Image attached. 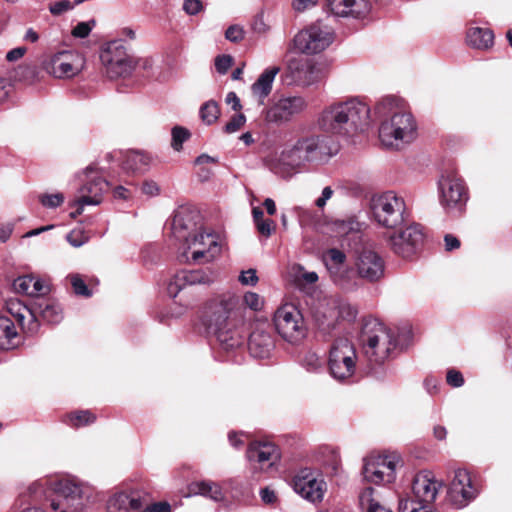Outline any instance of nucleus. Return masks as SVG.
<instances>
[{
    "label": "nucleus",
    "instance_id": "f257e3e1",
    "mask_svg": "<svg viewBox=\"0 0 512 512\" xmlns=\"http://www.w3.org/2000/svg\"><path fill=\"white\" fill-rule=\"evenodd\" d=\"M323 261L332 282L345 291L356 290L359 287L358 278L374 283L385 273L383 257L370 248H364L356 254L353 265L355 272L347 265L345 253L339 249H328L323 255Z\"/></svg>",
    "mask_w": 512,
    "mask_h": 512
},
{
    "label": "nucleus",
    "instance_id": "f03ea898",
    "mask_svg": "<svg viewBox=\"0 0 512 512\" xmlns=\"http://www.w3.org/2000/svg\"><path fill=\"white\" fill-rule=\"evenodd\" d=\"M337 149L324 135L300 137L280 154L266 158L267 167L281 178H290L297 169L308 163L324 164L336 154Z\"/></svg>",
    "mask_w": 512,
    "mask_h": 512
},
{
    "label": "nucleus",
    "instance_id": "7ed1b4c3",
    "mask_svg": "<svg viewBox=\"0 0 512 512\" xmlns=\"http://www.w3.org/2000/svg\"><path fill=\"white\" fill-rule=\"evenodd\" d=\"M240 320L238 300L233 295L218 296L206 306L204 324L224 349H232L242 344V336L236 329Z\"/></svg>",
    "mask_w": 512,
    "mask_h": 512
},
{
    "label": "nucleus",
    "instance_id": "20e7f679",
    "mask_svg": "<svg viewBox=\"0 0 512 512\" xmlns=\"http://www.w3.org/2000/svg\"><path fill=\"white\" fill-rule=\"evenodd\" d=\"M380 115L389 116L381 122L379 139L388 148L402 149L417 138V123L410 111L394 99H385L376 107Z\"/></svg>",
    "mask_w": 512,
    "mask_h": 512
},
{
    "label": "nucleus",
    "instance_id": "39448f33",
    "mask_svg": "<svg viewBox=\"0 0 512 512\" xmlns=\"http://www.w3.org/2000/svg\"><path fill=\"white\" fill-rule=\"evenodd\" d=\"M370 109L358 98L334 102L321 112L320 128L332 134L349 136L368 124Z\"/></svg>",
    "mask_w": 512,
    "mask_h": 512
},
{
    "label": "nucleus",
    "instance_id": "423d86ee",
    "mask_svg": "<svg viewBox=\"0 0 512 512\" xmlns=\"http://www.w3.org/2000/svg\"><path fill=\"white\" fill-rule=\"evenodd\" d=\"M6 308L7 312L14 317L22 332L28 336L36 334L40 328L37 315L51 324H57L63 319L61 306L49 299H40L32 307L17 299H11L7 301Z\"/></svg>",
    "mask_w": 512,
    "mask_h": 512
},
{
    "label": "nucleus",
    "instance_id": "0eeeda50",
    "mask_svg": "<svg viewBox=\"0 0 512 512\" xmlns=\"http://www.w3.org/2000/svg\"><path fill=\"white\" fill-rule=\"evenodd\" d=\"M370 208L374 221L387 230H397L409 221L405 198L395 191L373 196Z\"/></svg>",
    "mask_w": 512,
    "mask_h": 512
},
{
    "label": "nucleus",
    "instance_id": "6e6552de",
    "mask_svg": "<svg viewBox=\"0 0 512 512\" xmlns=\"http://www.w3.org/2000/svg\"><path fill=\"white\" fill-rule=\"evenodd\" d=\"M362 341L366 356L375 363L387 359L397 345L391 330L377 319H369L364 323Z\"/></svg>",
    "mask_w": 512,
    "mask_h": 512
},
{
    "label": "nucleus",
    "instance_id": "1a4fd4ad",
    "mask_svg": "<svg viewBox=\"0 0 512 512\" xmlns=\"http://www.w3.org/2000/svg\"><path fill=\"white\" fill-rule=\"evenodd\" d=\"M357 367V354L354 345L346 337H337L332 342L328 354V370L337 381L350 380Z\"/></svg>",
    "mask_w": 512,
    "mask_h": 512
},
{
    "label": "nucleus",
    "instance_id": "9d476101",
    "mask_svg": "<svg viewBox=\"0 0 512 512\" xmlns=\"http://www.w3.org/2000/svg\"><path fill=\"white\" fill-rule=\"evenodd\" d=\"M334 39L333 28L322 20H317L300 30L294 36L293 44L298 52L313 55L326 50Z\"/></svg>",
    "mask_w": 512,
    "mask_h": 512
},
{
    "label": "nucleus",
    "instance_id": "9b49d317",
    "mask_svg": "<svg viewBox=\"0 0 512 512\" xmlns=\"http://www.w3.org/2000/svg\"><path fill=\"white\" fill-rule=\"evenodd\" d=\"M399 457L391 455H369L363 459L362 475L364 481L375 485L392 483L396 478Z\"/></svg>",
    "mask_w": 512,
    "mask_h": 512
},
{
    "label": "nucleus",
    "instance_id": "f8f14e48",
    "mask_svg": "<svg viewBox=\"0 0 512 512\" xmlns=\"http://www.w3.org/2000/svg\"><path fill=\"white\" fill-rule=\"evenodd\" d=\"M278 334L289 343H298L306 335V326L301 312L292 304L279 307L273 318Z\"/></svg>",
    "mask_w": 512,
    "mask_h": 512
},
{
    "label": "nucleus",
    "instance_id": "ddd939ff",
    "mask_svg": "<svg viewBox=\"0 0 512 512\" xmlns=\"http://www.w3.org/2000/svg\"><path fill=\"white\" fill-rule=\"evenodd\" d=\"M308 108V101L302 95H281L273 99L264 112L265 121L282 125L292 121Z\"/></svg>",
    "mask_w": 512,
    "mask_h": 512
},
{
    "label": "nucleus",
    "instance_id": "4468645a",
    "mask_svg": "<svg viewBox=\"0 0 512 512\" xmlns=\"http://www.w3.org/2000/svg\"><path fill=\"white\" fill-rule=\"evenodd\" d=\"M100 59L109 78L126 77L135 68V62L121 40L109 42L100 53Z\"/></svg>",
    "mask_w": 512,
    "mask_h": 512
},
{
    "label": "nucleus",
    "instance_id": "2eb2a0df",
    "mask_svg": "<svg viewBox=\"0 0 512 512\" xmlns=\"http://www.w3.org/2000/svg\"><path fill=\"white\" fill-rule=\"evenodd\" d=\"M221 251L218 236L212 233H199L193 238H186L181 257L186 262H209Z\"/></svg>",
    "mask_w": 512,
    "mask_h": 512
},
{
    "label": "nucleus",
    "instance_id": "dca6fc26",
    "mask_svg": "<svg viewBox=\"0 0 512 512\" xmlns=\"http://www.w3.org/2000/svg\"><path fill=\"white\" fill-rule=\"evenodd\" d=\"M392 231L387 237L388 245L396 254L402 257L413 255L424 239L422 227L417 223H409L408 221L397 230Z\"/></svg>",
    "mask_w": 512,
    "mask_h": 512
},
{
    "label": "nucleus",
    "instance_id": "f3484780",
    "mask_svg": "<svg viewBox=\"0 0 512 512\" xmlns=\"http://www.w3.org/2000/svg\"><path fill=\"white\" fill-rule=\"evenodd\" d=\"M82 174L83 184L78 190L80 203L97 206L103 201V195L108 191L109 182L104 178L102 171L94 164L87 166Z\"/></svg>",
    "mask_w": 512,
    "mask_h": 512
},
{
    "label": "nucleus",
    "instance_id": "a211bd4d",
    "mask_svg": "<svg viewBox=\"0 0 512 512\" xmlns=\"http://www.w3.org/2000/svg\"><path fill=\"white\" fill-rule=\"evenodd\" d=\"M293 489L307 501L318 503L323 500L327 486L321 473L304 468L293 478Z\"/></svg>",
    "mask_w": 512,
    "mask_h": 512
},
{
    "label": "nucleus",
    "instance_id": "6ab92c4d",
    "mask_svg": "<svg viewBox=\"0 0 512 512\" xmlns=\"http://www.w3.org/2000/svg\"><path fill=\"white\" fill-rule=\"evenodd\" d=\"M439 190L440 203L446 211H461L468 194L463 180L456 173L443 175L439 180Z\"/></svg>",
    "mask_w": 512,
    "mask_h": 512
},
{
    "label": "nucleus",
    "instance_id": "aec40b11",
    "mask_svg": "<svg viewBox=\"0 0 512 512\" xmlns=\"http://www.w3.org/2000/svg\"><path fill=\"white\" fill-rule=\"evenodd\" d=\"M84 67L83 56L74 51H61L45 63L46 71L55 78H71L82 71Z\"/></svg>",
    "mask_w": 512,
    "mask_h": 512
},
{
    "label": "nucleus",
    "instance_id": "412c9836",
    "mask_svg": "<svg viewBox=\"0 0 512 512\" xmlns=\"http://www.w3.org/2000/svg\"><path fill=\"white\" fill-rule=\"evenodd\" d=\"M478 494L477 488L472 484L471 476L465 469L454 471L448 489V500L456 508H463L468 505Z\"/></svg>",
    "mask_w": 512,
    "mask_h": 512
},
{
    "label": "nucleus",
    "instance_id": "4be33fe9",
    "mask_svg": "<svg viewBox=\"0 0 512 512\" xmlns=\"http://www.w3.org/2000/svg\"><path fill=\"white\" fill-rule=\"evenodd\" d=\"M246 457L254 471L267 472L280 459L278 448L270 442H254L247 449Z\"/></svg>",
    "mask_w": 512,
    "mask_h": 512
},
{
    "label": "nucleus",
    "instance_id": "5701e85b",
    "mask_svg": "<svg viewBox=\"0 0 512 512\" xmlns=\"http://www.w3.org/2000/svg\"><path fill=\"white\" fill-rule=\"evenodd\" d=\"M216 279V274L211 270H181L170 279L167 291L170 297L175 298L179 292L187 286L197 284H210Z\"/></svg>",
    "mask_w": 512,
    "mask_h": 512
},
{
    "label": "nucleus",
    "instance_id": "b1692460",
    "mask_svg": "<svg viewBox=\"0 0 512 512\" xmlns=\"http://www.w3.org/2000/svg\"><path fill=\"white\" fill-rule=\"evenodd\" d=\"M339 317V303L335 298L325 297L318 301L314 310V319L321 333L330 335L336 329Z\"/></svg>",
    "mask_w": 512,
    "mask_h": 512
},
{
    "label": "nucleus",
    "instance_id": "393cba45",
    "mask_svg": "<svg viewBox=\"0 0 512 512\" xmlns=\"http://www.w3.org/2000/svg\"><path fill=\"white\" fill-rule=\"evenodd\" d=\"M289 69L294 79L304 86H310L320 82L326 75L323 63L312 60H294L289 64Z\"/></svg>",
    "mask_w": 512,
    "mask_h": 512
},
{
    "label": "nucleus",
    "instance_id": "a878e982",
    "mask_svg": "<svg viewBox=\"0 0 512 512\" xmlns=\"http://www.w3.org/2000/svg\"><path fill=\"white\" fill-rule=\"evenodd\" d=\"M201 216L199 211L190 205L178 207L172 219V231L178 239L190 237L192 231L197 229Z\"/></svg>",
    "mask_w": 512,
    "mask_h": 512
},
{
    "label": "nucleus",
    "instance_id": "bb28decb",
    "mask_svg": "<svg viewBox=\"0 0 512 512\" xmlns=\"http://www.w3.org/2000/svg\"><path fill=\"white\" fill-rule=\"evenodd\" d=\"M440 483L430 471L417 473L412 482V492L416 502L423 504L432 503L438 494Z\"/></svg>",
    "mask_w": 512,
    "mask_h": 512
},
{
    "label": "nucleus",
    "instance_id": "cd10ccee",
    "mask_svg": "<svg viewBox=\"0 0 512 512\" xmlns=\"http://www.w3.org/2000/svg\"><path fill=\"white\" fill-rule=\"evenodd\" d=\"M275 348L274 338L267 326L259 325L249 336L248 349L254 358H269Z\"/></svg>",
    "mask_w": 512,
    "mask_h": 512
},
{
    "label": "nucleus",
    "instance_id": "c85d7f7f",
    "mask_svg": "<svg viewBox=\"0 0 512 512\" xmlns=\"http://www.w3.org/2000/svg\"><path fill=\"white\" fill-rule=\"evenodd\" d=\"M325 3L327 11L336 17L361 18L371 9L368 0H325Z\"/></svg>",
    "mask_w": 512,
    "mask_h": 512
},
{
    "label": "nucleus",
    "instance_id": "c756f323",
    "mask_svg": "<svg viewBox=\"0 0 512 512\" xmlns=\"http://www.w3.org/2000/svg\"><path fill=\"white\" fill-rule=\"evenodd\" d=\"M278 66H272L265 69L251 86V92L259 103L263 104L265 99L272 91L273 82L279 73Z\"/></svg>",
    "mask_w": 512,
    "mask_h": 512
},
{
    "label": "nucleus",
    "instance_id": "7c9ffc66",
    "mask_svg": "<svg viewBox=\"0 0 512 512\" xmlns=\"http://www.w3.org/2000/svg\"><path fill=\"white\" fill-rule=\"evenodd\" d=\"M142 502L134 493L117 492L107 502L108 512H130L141 508Z\"/></svg>",
    "mask_w": 512,
    "mask_h": 512
},
{
    "label": "nucleus",
    "instance_id": "2f4dec72",
    "mask_svg": "<svg viewBox=\"0 0 512 512\" xmlns=\"http://www.w3.org/2000/svg\"><path fill=\"white\" fill-rule=\"evenodd\" d=\"M189 490L193 495L208 497L215 502H222L225 498L220 485L208 480L191 483Z\"/></svg>",
    "mask_w": 512,
    "mask_h": 512
},
{
    "label": "nucleus",
    "instance_id": "473e14b6",
    "mask_svg": "<svg viewBox=\"0 0 512 512\" xmlns=\"http://www.w3.org/2000/svg\"><path fill=\"white\" fill-rule=\"evenodd\" d=\"M151 160V157L144 152L130 151L123 161V169L133 173H142L148 170Z\"/></svg>",
    "mask_w": 512,
    "mask_h": 512
},
{
    "label": "nucleus",
    "instance_id": "72a5a7b5",
    "mask_svg": "<svg viewBox=\"0 0 512 512\" xmlns=\"http://www.w3.org/2000/svg\"><path fill=\"white\" fill-rule=\"evenodd\" d=\"M494 40L493 32L488 28L472 27L467 32V42L477 49H488Z\"/></svg>",
    "mask_w": 512,
    "mask_h": 512
},
{
    "label": "nucleus",
    "instance_id": "f704fd0d",
    "mask_svg": "<svg viewBox=\"0 0 512 512\" xmlns=\"http://www.w3.org/2000/svg\"><path fill=\"white\" fill-rule=\"evenodd\" d=\"M359 505L364 512H392L379 501L372 487L364 488L359 494Z\"/></svg>",
    "mask_w": 512,
    "mask_h": 512
},
{
    "label": "nucleus",
    "instance_id": "c9c22d12",
    "mask_svg": "<svg viewBox=\"0 0 512 512\" xmlns=\"http://www.w3.org/2000/svg\"><path fill=\"white\" fill-rule=\"evenodd\" d=\"M0 316V349L9 350L15 347L13 339L17 336L15 330V319Z\"/></svg>",
    "mask_w": 512,
    "mask_h": 512
},
{
    "label": "nucleus",
    "instance_id": "e433bc0d",
    "mask_svg": "<svg viewBox=\"0 0 512 512\" xmlns=\"http://www.w3.org/2000/svg\"><path fill=\"white\" fill-rule=\"evenodd\" d=\"M96 417L88 410L75 411L67 415L65 422L71 427H82L91 424L95 421Z\"/></svg>",
    "mask_w": 512,
    "mask_h": 512
},
{
    "label": "nucleus",
    "instance_id": "4c0bfd02",
    "mask_svg": "<svg viewBox=\"0 0 512 512\" xmlns=\"http://www.w3.org/2000/svg\"><path fill=\"white\" fill-rule=\"evenodd\" d=\"M300 364L308 372H317L323 367L321 357L314 351H306L300 359Z\"/></svg>",
    "mask_w": 512,
    "mask_h": 512
},
{
    "label": "nucleus",
    "instance_id": "58836bf2",
    "mask_svg": "<svg viewBox=\"0 0 512 512\" xmlns=\"http://www.w3.org/2000/svg\"><path fill=\"white\" fill-rule=\"evenodd\" d=\"M251 28L258 35H266L271 29L269 14H266L264 10L257 13L252 21Z\"/></svg>",
    "mask_w": 512,
    "mask_h": 512
},
{
    "label": "nucleus",
    "instance_id": "ea45409f",
    "mask_svg": "<svg viewBox=\"0 0 512 512\" xmlns=\"http://www.w3.org/2000/svg\"><path fill=\"white\" fill-rule=\"evenodd\" d=\"M220 115L218 104L213 101H207L200 108V117L206 124L214 123Z\"/></svg>",
    "mask_w": 512,
    "mask_h": 512
},
{
    "label": "nucleus",
    "instance_id": "a19ab883",
    "mask_svg": "<svg viewBox=\"0 0 512 512\" xmlns=\"http://www.w3.org/2000/svg\"><path fill=\"white\" fill-rule=\"evenodd\" d=\"M76 295L90 297L91 290L87 287L86 283L79 274H71L67 277Z\"/></svg>",
    "mask_w": 512,
    "mask_h": 512
},
{
    "label": "nucleus",
    "instance_id": "79ce46f5",
    "mask_svg": "<svg viewBox=\"0 0 512 512\" xmlns=\"http://www.w3.org/2000/svg\"><path fill=\"white\" fill-rule=\"evenodd\" d=\"M399 512H432V510L427 504L405 499L399 502Z\"/></svg>",
    "mask_w": 512,
    "mask_h": 512
},
{
    "label": "nucleus",
    "instance_id": "37998d69",
    "mask_svg": "<svg viewBox=\"0 0 512 512\" xmlns=\"http://www.w3.org/2000/svg\"><path fill=\"white\" fill-rule=\"evenodd\" d=\"M13 287L16 292L33 296L32 276L25 275L14 280Z\"/></svg>",
    "mask_w": 512,
    "mask_h": 512
},
{
    "label": "nucleus",
    "instance_id": "c03bdc74",
    "mask_svg": "<svg viewBox=\"0 0 512 512\" xmlns=\"http://www.w3.org/2000/svg\"><path fill=\"white\" fill-rule=\"evenodd\" d=\"M39 202L46 208L54 209L61 206L64 202V195L62 193L41 194Z\"/></svg>",
    "mask_w": 512,
    "mask_h": 512
},
{
    "label": "nucleus",
    "instance_id": "a18cd8bd",
    "mask_svg": "<svg viewBox=\"0 0 512 512\" xmlns=\"http://www.w3.org/2000/svg\"><path fill=\"white\" fill-rule=\"evenodd\" d=\"M190 136L189 131L186 128L175 126L172 129V147L176 151H180L182 149V144L186 141Z\"/></svg>",
    "mask_w": 512,
    "mask_h": 512
},
{
    "label": "nucleus",
    "instance_id": "49530a36",
    "mask_svg": "<svg viewBox=\"0 0 512 512\" xmlns=\"http://www.w3.org/2000/svg\"><path fill=\"white\" fill-rule=\"evenodd\" d=\"M244 304L251 310L257 312L263 308V298L255 292H247L243 297Z\"/></svg>",
    "mask_w": 512,
    "mask_h": 512
},
{
    "label": "nucleus",
    "instance_id": "de8ad7c7",
    "mask_svg": "<svg viewBox=\"0 0 512 512\" xmlns=\"http://www.w3.org/2000/svg\"><path fill=\"white\" fill-rule=\"evenodd\" d=\"M96 21L91 19L87 22H79L72 30V35L76 38H86L95 27Z\"/></svg>",
    "mask_w": 512,
    "mask_h": 512
},
{
    "label": "nucleus",
    "instance_id": "09e8293b",
    "mask_svg": "<svg viewBox=\"0 0 512 512\" xmlns=\"http://www.w3.org/2000/svg\"><path fill=\"white\" fill-rule=\"evenodd\" d=\"M77 4L69 0H61L54 2L49 6V11L54 16H59L67 11L72 10Z\"/></svg>",
    "mask_w": 512,
    "mask_h": 512
},
{
    "label": "nucleus",
    "instance_id": "8fccbe9b",
    "mask_svg": "<svg viewBox=\"0 0 512 512\" xmlns=\"http://www.w3.org/2000/svg\"><path fill=\"white\" fill-rule=\"evenodd\" d=\"M225 38L233 43L240 42L244 38V29L239 25H231L225 32Z\"/></svg>",
    "mask_w": 512,
    "mask_h": 512
},
{
    "label": "nucleus",
    "instance_id": "3c124183",
    "mask_svg": "<svg viewBox=\"0 0 512 512\" xmlns=\"http://www.w3.org/2000/svg\"><path fill=\"white\" fill-rule=\"evenodd\" d=\"M245 122L246 118L243 114H236L225 125L224 131L226 133H234L238 131L245 124Z\"/></svg>",
    "mask_w": 512,
    "mask_h": 512
},
{
    "label": "nucleus",
    "instance_id": "603ef678",
    "mask_svg": "<svg viewBox=\"0 0 512 512\" xmlns=\"http://www.w3.org/2000/svg\"><path fill=\"white\" fill-rule=\"evenodd\" d=\"M233 64V58L230 55H220L215 59V68L219 74H225Z\"/></svg>",
    "mask_w": 512,
    "mask_h": 512
},
{
    "label": "nucleus",
    "instance_id": "864d4df0",
    "mask_svg": "<svg viewBox=\"0 0 512 512\" xmlns=\"http://www.w3.org/2000/svg\"><path fill=\"white\" fill-rule=\"evenodd\" d=\"M334 195V189L331 186H326L322 189L321 195L315 200V206L318 209H323L327 201L330 200Z\"/></svg>",
    "mask_w": 512,
    "mask_h": 512
},
{
    "label": "nucleus",
    "instance_id": "5fc2aeb1",
    "mask_svg": "<svg viewBox=\"0 0 512 512\" xmlns=\"http://www.w3.org/2000/svg\"><path fill=\"white\" fill-rule=\"evenodd\" d=\"M255 225L258 232L265 237H269L275 229L274 221L271 219H263Z\"/></svg>",
    "mask_w": 512,
    "mask_h": 512
},
{
    "label": "nucleus",
    "instance_id": "6e6d98bb",
    "mask_svg": "<svg viewBox=\"0 0 512 512\" xmlns=\"http://www.w3.org/2000/svg\"><path fill=\"white\" fill-rule=\"evenodd\" d=\"M203 9L201 0H185L183 3V10L188 15H196Z\"/></svg>",
    "mask_w": 512,
    "mask_h": 512
},
{
    "label": "nucleus",
    "instance_id": "4d7b16f0",
    "mask_svg": "<svg viewBox=\"0 0 512 512\" xmlns=\"http://www.w3.org/2000/svg\"><path fill=\"white\" fill-rule=\"evenodd\" d=\"M239 281L243 285H251L254 286L258 282V277L256 275V271L254 269H249L247 271H243L239 276Z\"/></svg>",
    "mask_w": 512,
    "mask_h": 512
},
{
    "label": "nucleus",
    "instance_id": "13d9d810",
    "mask_svg": "<svg viewBox=\"0 0 512 512\" xmlns=\"http://www.w3.org/2000/svg\"><path fill=\"white\" fill-rule=\"evenodd\" d=\"M447 383L452 387H461L464 383L462 374L456 370H449L447 372Z\"/></svg>",
    "mask_w": 512,
    "mask_h": 512
},
{
    "label": "nucleus",
    "instance_id": "bf43d9fd",
    "mask_svg": "<svg viewBox=\"0 0 512 512\" xmlns=\"http://www.w3.org/2000/svg\"><path fill=\"white\" fill-rule=\"evenodd\" d=\"M33 297L44 295L49 292V286L41 279L32 276Z\"/></svg>",
    "mask_w": 512,
    "mask_h": 512
},
{
    "label": "nucleus",
    "instance_id": "052dcab7",
    "mask_svg": "<svg viewBox=\"0 0 512 512\" xmlns=\"http://www.w3.org/2000/svg\"><path fill=\"white\" fill-rule=\"evenodd\" d=\"M142 192L148 196H157L160 193V188L158 184L153 180H147L143 183Z\"/></svg>",
    "mask_w": 512,
    "mask_h": 512
},
{
    "label": "nucleus",
    "instance_id": "680f3d73",
    "mask_svg": "<svg viewBox=\"0 0 512 512\" xmlns=\"http://www.w3.org/2000/svg\"><path fill=\"white\" fill-rule=\"evenodd\" d=\"M66 239L73 247H80L87 241V238H85L80 232L76 231H72L67 234Z\"/></svg>",
    "mask_w": 512,
    "mask_h": 512
},
{
    "label": "nucleus",
    "instance_id": "e2e57ef3",
    "mask_svg": "<svg viewBox=\"0 0 512 512\" xmlns=\"http://www.w3.org/2000/svg\"><path fill=\"white\" fill-rule=\"evenodd\" d=\"M26 51H27V49L25 47L13 48L7 52L6 60L9 62H15V61L19 60L20 58H22L25 55Z\"/></svg>",
    "mask_w": 512,
    "mask_h": 512
},
{
    "label": "nucleus",
    "instance_id": "0e129e2a",
    "mask_svg": "<svg viewBox=\"0 0 512 512\" xmlns=\"http://www.w3.org/2000/svg\"><path fill=\"white\" fill-rule=\"evenodd\" d=\"M142 512H172L167 502H158L146 507Z\"/></svg>",
    "mask_w": 512,
    "mask_h": 512
},
{
    "label": "nucleus",
    "instance_id": "69168bd1",
    "mask_svg": "<svg viewBox=\"0 0 512 512\" xmlns=\"http://www.w3.org/2000/svg\"><path fill=\"white\" fill-rule=\"evenodd\" d=\"M225 102L228 104V105H231V108L234 110V111H239L241 110L242 108V105L240 103V99L239 97L237 96V94L235 92H229L227 95H226V98H225Z\"/></svg>",
    "mask_w": 512,
    "mask_h": 512
},
{
    "label": "nucleus",
    "instance_id": "338daca9",
    "mask_svg": "<svg viewBox=\"0 0 512 512\" xmlns=\"http://www.w3.org/2000/svg\"><path fill=\"white\" fill-rule=\"evenodd\" d=\"M260 496L262 501L266 504H272L276 500L275 492L268 487L261 489Z\"/></svg>",
    "mask_w": 512,
    "mask_h": 512
},
{
    "label": "nucleus",
    "instance_id": "774afa93",
    "mask_svg": "<svg viewBox=\"0 0 512 512\" xmlns=\"http://www.w3.org/2000/svg\"><path fill=\"white\" fill-rule=\"evenodd\" d=\"M317 0H294L293 7L297 11H304L314 5H316Z\"/></svg>",
    "mask_w": 512,
    "mask_h": 512
}]
</instances>
